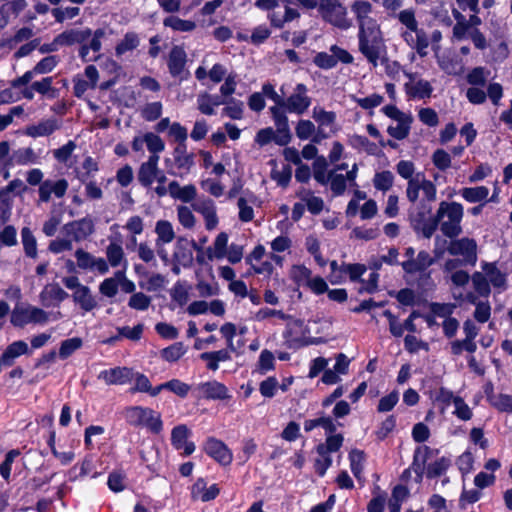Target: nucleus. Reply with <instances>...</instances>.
Wrapping results in <instances>:
<instances>
[{"mask_svg": "<svg viewBox=\"0 0 512 512\" xmlns=\"http://www.w3.org/2000/svg\"><path fill=\"white\" fill-rule=\"evenodd\" d=\"M359 23V50L366 59L373 65L377 66L378 59L381 58L382 63H386L388 59L382 56L386 53L380 28L374 19L361 20Z\"/></svg>", "mask_w": 512, "mask_h": 512, "instance_id": "nucleus-1", "label": "nucleus"}, {"mask_svg": "<svg viewBox=\"0 0 512 512\" xmlns=\"http://www.w3.org/2000/svg\"><path fill=\"white\" fill-rule=\"evenodd\" d=\"M436 214L437 227L440 224V230L446 237L453 239L462 233L461 221L464 212L460 203L442 201Z\"/></svg>", "mask_w": 512, "mask_h": 512, "instance_id": "nucleus-2", "label": "nucleus"}, {"mask_svg": "<svg viewBox=\"0 0 512 512\" xmlns=\"http://www.w3.org/2000/svg\"><path fill=\"white\" fill-rule=\"evenodd\" d=\"M432 206L424 199L415 209L409 210V221L416 233H421L424 238L430 239L437 230V214L431 215Z\"/></svg>", "mask_w": 512, "mask_h": 512, "instance_id": "nucleus-3", "label": "nucleus"}, {"mask_svg": "<svg viewBox=\"0 0 512 512\" xmlns=\"http://www.w3.org/2000/svg\"><path fill=\"white\" fill-rule=\"evenodd\" d=\"M125 421L133 427H144L153 434L160 433V415L148 407L129 406L123 411Z\"/></svg>", "mask_w": 512, "mask_h": 512, "instance_id": "nucleus-4", "label": "nucleus"}, {"mask_svg": "<svg viewBox=\"0 0 512 512\" xmlns=\"http://www.w3.org/2000/svg\"><path fill=\"white\" fill-rule=\"evenodd\" d=\"M319 11L325 21L340 28L348 29L351 22L346 19V8L338 0H320Z\"/></svg>", "mask_w": 512, "mask_h": 512, "instance_id": "nucleus-5", "label": "nucleus"}, {"mask_svg": "<svg viewBox=\"0 0 512 512\" xmlns=\"http://www.w3.org/2000/svg\"><path fill=\"white\" fill-rule=\"evenodd\" d=\"M165 165L168 173L182 177L194 165V155L187 154L186 144H178L173 152V161L166 159Z\"/></svg>", "mask_w": 512, "mask_h": 512, "instance_id": "nucleus-6", "label": "nucleus"}, {"mask_svg": "<svg viewBox=\"0 0 512 512\" xmlns=\"http://www.w3.org/2000/svg\"><path fill=\"white\" fill-rule=\"evenodd\" d=\"M187 54L183 47L175 45L169 52L167 67L170 75L179 81L187 80L190 72L186 68Z\"/></svg>", "mask_w": 512, "mask_h": 512, "instance_id": "nucleus-7", "label": "nucleus"}, {"mask_svg": "<svg viewBox=\"0 0 512 512\" xmlns=\"http://www.w3.org/2000/svg\"><path fill=\"white\" fill-rule=\"evenodd\" d=\"M447 251L452 256L461 255L466 264L474 266L477 261V243L474 239L464 237L461 239H452Z\"/></svg>", "mask_w": 512, "mask_h": 512, "instance_id": "nucleus-8", "label": "nucleus"}, {"mask_svg": "<svg viewBox=\"0 0 512 512\" xmlns=\"http://www.w3.org/2000/svg\"><path fill=\"white\" fill-rule=\"evenodd\" d=\"M63 230L67 236H72L76 242L85 240L95 231V225L90 216L66 223Z\"/></svg>", "mask_w": 512, "mask_h": 512, "instance_id": "nucleus-9", "label": "nucleus"}, {"mask_svg": "<svg viewBox=\"0 0 512 512\" xmlns=\"http://www.w3.org/2000/svg\"><path fill=\"white\" fill-rule=\"evenodd\" d=\"M307 88L304 84L300 83L296 86L295 92L284 99V109L289 112L303 114L311 104L310 97L306 96Z\"/></svg>", "mask_w": 512, "mask_h": 512, "instance_id": "nucleus-10", "label": "nucleus"}, {"mask_svg": "<svg viewBox=\"0 0 512 512\" xmlns=\"http://www.w3.org/2000/svg\"><path fill=\"white\" fill-rule=\"evenodd\" d=\"M204 451L219 464L226 466L232 462V453L228 447L214 437H209L204 444Z\"/></svg>", "mask_w": 512, "mask_h": 512, "instance_id": "nucleus-11", "label": "nucleus"}, {"mask_svg": "<svg viewBox=\"0 0 512 512\" xmlns=\"http://www.w3.org/2000/svg\"><path fill=\"white\" fill-rule=\"evenodd\" d=\"M133 378V369L128 367L105 369L98 374V379L103 380L107 385H124L130 383Z\"/></svg>", "mask_w": 512, "mask_h": 512, "instance_id": "nucleus-12", "label": "nucleus"}, {"mask_svg": "<svg viewBox=\"0 0 512 512\" xmlns=\"http://www.w3.org/2000/svg\"><path fill=\"white\" fill-rule=\"evenodd\" d=\"M190 246L197 252H201V246H198L194 240L189 241L182 237L177 240L173 259L183 267H191L193 264V253Z\"/></svg>", "mask_w": 512, "mask_h": 512, "instance_id": "nucleus-13", "label": "nucleus"}, {"mask_svg": "<svg viewBox=\"0 0 512 512\" xmlns=\"http://www.w3.org/2000/svg\"><path fill=\"white\" fill-rule=\"evenodd\" d=\"M68 297L69 294L58 284L48 285L40 293V301L44 307H58Z\"/></svg>", "mask_w": 512, "mask_h": 512, "instance_id": "nucleus-14", "label": "nucleus"}, {"mask_svg": "<svg viewBox=\"0 0 512 512\" xmlns=\"http://www.w3.org/2000/svg\"><path fill=\"white\" fill-rule=\"evenodd\" d=\"M435 262V258H432L427 251L422 250L418 253L415 260L404 261L401 263V266L407 274H414L416 272H425Z\"/></svg>", "mask_w": 512, "mask_h": 512, "instance_id": "nucleus-15", "label": "nucleus"}, {"mask_svg": "<svg viewBox=\"0 0 512 512\" xmlns=\"http://www.w3.org/2000/svg\"><path fill=\"white\" fill-rule=\"evenodd\" d=\"M91 35L92 30L90 28H85L83 30L68 29L58 34L56 36V41L60 42L63 46H72L76 43L82 44L86 42Z\"/></svg>", "mask_w": 512, "mask_h": 512, "instance_id": "nucleus-16", "label": "nucleus"}, {"mask_svg": "<svg viewBox=\"0 0 512 512\" xmlns=\"http://www.w3.org/2000/svg\"><path fill=\"white\" fill-rule=\"evenodd\" d=\"M430 452L431 449L428 446L417 447L414 452L413 463L410 469H412L415 472V481L417 483H420L422 481L423 474L425 472V464L428 459V454Z\"/></svg>", "mask_w": 512, "mask_h": 512, "instance_id": "nucleus-17", "label": "nucleus"}, {"mask_svg": "<svg viewBox=\"0 0 512 512\" xmlns=\"http://www.w3.org/2000/svg\"><path fill=\"white\" fill-rule=\"evenodd\" d=\"M199 389L207 399L224 400L230 398L226 386L217 381H209L199 385Z\"/></svg>", "mask_w": 512, "mask_h": 512, "instance_id": "nucleus-18", "label": "nucleus"}, {"mask_svg": "<svg viewBox=\"0 0 512 512\" xmlns=\"http://www.w3.org/2000/svg\"><path fill=\"white\" fill-rule=\"evenodd\" d=\"M57 129V121L55 119H47L39 122L37 125L27 126L25 129V134L33 138L49 136L53 134Z\"/></svg>", "mask_w": 512, "mask_h": 512, "instance_id": "nucleus-19", "label": "nucleus"}, {"mask_svg": "<svg viewBox=\"0 0 512 512\" xmlns=\"http://www.w3.org/2000/svg\"><path fill=\"white\" fill-rule=\"evenodd\" d=\"M73 301L86 312L93 310L97 303L94 297L91 294L90 288L88 286H81L72 294Z\"/></svg>", "mask_w": 512, "mask_h": 512, "instance_id": "nucleus-20", "label": "nucleus"}, {"mask_svg": "<svg viewBox=\"0 0 512 512\" xmlns=\"http://www.w3.org/2000/svg\"><path fill=\"white\" fill-rule=\"evenodd\" d=\"M482 270L489 277V284L491 283L496 288L506 287V274L497 268L496 263L483 262Z\"/></svg>", "mask_w": 512, "mask_h": 512, "instance_id": "nucleus-21", "label": "nucleus"}, {"mask_svg": "<svg viewBox=\"0 0 512 512\" xmlns=\"http://www.w3.org/2000/svg\"><path fill=\"white\" fill-rule=\"evenodd\" d=\"M130 393L145 392L151 396L160 394V385L152 386L148 377L144 374L137 373L135 378V385L130 388Z\"/></svg>", "mask_w": 512, "mask_h": 512, "instance_id": "nucleus-22", "label": "nucleus"}, {"mask_svg": "<svg viewBox=\"0 0 512 512\" xmlns=\"http://www.w3.org/2000/svg\"><path fill=\"white\" fill-rule=\"evenodd\" d=\"M140 40L135 32H127L123 39L115 47V55L122 56L126 52L133 51L139 46Z\"/></svg>", "mask_w": 512, "mask_h": 512, "instance_id": "nucleus-23", "label": "nucleus"}, {"mask_svg": "<svg viewBox=\"0 0 512 512\" xmlns=\"http://www.w3.org/2000/svg\"><path fill=\"white\" fill-rule=\"evenodd\" d=\"M26 7V0L7 1L0 7V15L3 19L9 20L11 16L17 17Z\"/></svg>", "mask_w": 512, "mask_h": 512, "instance_id": "nucleus-24", "label": "nucleus"}, {"mask_svg": "<svg viewBox=\"0 0 512 512\" xmlns=\"http://www.w3.org/2000/svg\"><path fill=\"white\" fill-rule=\"evenodd\" d=\"M118 335L107 339V343L112 344L120 337L127 338L132 341H137L141 338L143 333V326L141 324L135 325L134 327L123 326L117 328Z\"/></svg>", "mask_w": 512, "mask_h": 512, "instance_id": "nucleus-25", "label": "nucleus"}, {"mask_svg": "<svg viewBox=\"0 0 512 512\" xmlns=\"http://www.w3.org/2000/svg\"><path fill=\"white\" fill-rule=\"evenodd\" d=\"M462 197L471 203L485 200L489 194V189L485 186L466 187L460 190Z\"/></svg>", "mask_w": 512, "mask_h": 512, "instance_id": "nucleus-26", "label": "nucleus"}, {"mask_svg": "<svg viewBox=\"0 0 512 512\" xmlns=\"http://www.w3.org/2000/svg\"><path fill=\"white\" fill-rule=\"evenodd\" d=\"M21 237L25 255L30 258H36L37 241L31 229L28 227H23L21 230Z\"/></svg>", "mask_w": 512, "mask_h": 512, "instance_id": "nucleus-27", "label": "nucleus"}, {"mask_svg": "<svg viewBox=\"0 0 512 512\" xmlns=\"http://www.w3.org/2000/svg\"><path fill=\"white\" fill-rule=\"evenodd\" d=\"M412 122L413 117L409 114V117L398 120L399 124L397 127L389 126L387 132L391 137L397 140H403L408 137L410 133V125Z\"/></svg>", "mask_w": 512, "mask_h": 512, "instance_id": "nucleus-28", "label": "nucleus"}, {"mask_svg": "<svg viewBox=\"0 0 512 512\" xmlns=\"http://www.w3.org/2000/svg\"><path fill=\"white\" fill-rule=\"evenodd\" d=\"M82 345L83 341L80 337H73L63 340L59 348V358L62 360L69 358L75 351L80 349Z\"/></svg>", "mask_w": 512, "mask_h": 512, "instance_id": "nucleus-29", "label": "nucleus"}, {"mask_svg": "<svg viewBox=\"0 0 512 512\" xmlns=\"http://www.w3.org/2000/svg\"><path fill=\"white\" fill-rule=\"evenodd\" d=\"M53 77H44L40 81H35L32 83V89L35 92L47 96L48 98H55L58 94V89L52 87Z\"/></svg>", "mask_w": 512, "mask_h": 512, "instance_id": "nucleus-30", "label": "nucleus"}, {"mask_svg": "<svg viewBox=\"0 0 512 512\" xmlns=\"http://www.w3.org/2000/svg\"><path fill=\"white\" fill-rule=\"evenodd\" d=\"M166 27H170L175 31L191 32L196 28V23L190 20H183L177 16H169L163 20Z\"/></svg>", "mask_w": 512, "mask_h": 512, "instance_id": "nucleus-31", "label": "nucleus"}, {"mask_svg": "<svg viewBox=\"0 0 512 512\" xmlns=\"http://www.w3.org/2000/svg\"><path fill=\"white\" fill-rule=\"evenodd\" d=\"M473 287L477 294L481 297L487 298L491 293L489 281L481 272H474L471 276Z\"/></svg>", "mask_w": 512, "mask_h": 512, "instance_id": "nucleus-32", "label": "nucleus"}, {"mask_svg": "<svg viewBox=\"0 0 512 512\" xmlns=\"http://www.w3.org/2000/svg\"><path fill=\"white\" fill-rule=\"evenodd\" d=\"M316 427H323L329 434H332L336 431V425L333 423L330 417L309 419L304 422V429L307 432L313 430Z\"/></svg>", "mask_w": 512, "mask_h": 512, "instance_id": "nucleus-33", "label": "nucleus"}, {"mask_svg": "<svg viewBox=\"0 0 512 512\" xmlns=\"http://www.w3.org/2000/svg\"><path fill=\"white\" fill-rule=\"evenodd\" d=\"M327 167L328 162L324 156L317 157L313 162L314 178L321 185H327L329 182V174L325 175Z\"/></svg>", "mask_w": 512, "mask_h": 512, "instance_id": "nucleus-34", "label": "nucleus"}, {"mask_svg": "<svg viewBox=\"0 0 512 512\" xmlns=\"http://www.w3.org/2000/svg\"><path fill=\"white\" fill-rule=\"evenodd\" d=\"M190 433V430L184 424L174 427L171 433V442L174 448L177 450L182 449Z\"/></svg>", "mask_w": 512, "mask_h": 512, "instance_id": "nucleus-35", "label": "nucleus"}, {"mask_svg": "<svg viewBox=\"0 0 512 512\" xmlns=\"http://www.w3.org/2000/svg\"><path fill=\"white\" fill-rule=\"evenodd\" d=\"M19 455V449H12L5 454L4 460L0 464V475L5 481L10 480L12 464Z\"/></svg>", "mask_w": 512, "mask_h": 512, "instance_id": "nucleus-36", "label": "nucleus"}, {"mask_svg": "<svg viewBox=\"0 0 512 512\" xmlns=\"http://www.w3.org/2000/svg\"><path fill=\"white\" fill-rule=\"evenodd\" d=\"M394 182V176L391 171L386 170L375 174L373 179L374 187L380 191H388Z\"/></svg>", "mask_w": 512, "mask_h": 512, "instance_id": "nucleus-37", "label": "nucleus"}, {"mask_svg": "<svg viewBox=\"0 0 512 512\" xmlns=\"http://www.w3.org/2000/svg\"><path fill=\"white\" fill-rule=\"evenodd\" d=\"M162 390H167L180 398H185L190 391V386L179 379H172L162 383Z\"/></svg>", "mask_w": 512, "mask_h": 512, "instance_id": "nucleus-38", "label": "nucleus"}, {"mask_svg": "<svg viewBox=\"0 0 512 512\" xmlns=\"http://www.w3.org/2000/svg\"><path fill=\"white\" fill-rule=\"evenodd\" d=\"M157 173L158 169H154L142 163L139 168L137 178L143 187L149 188L156 179Z\"/></svg>", "mask_w": 512, "mask_h": 512, "instance_id": "nucleus-39", "label": "nucleus"}, {"mask_svg": "<svg viewBox=\"0 0 512 512\" xmlns=\"http://www.w3.org/2000/svg\"><path fill=\"white\" fill-rule=\"evenodd\" d=\"M13 157L18 165L34 164L38 160L37 155L31 147L16 150Z\"/></svg>", "mask_w": 512, "mask_h": 512, "instance_id": "nucleus-40", "label": "nucleus"}, {"mask_svg": "<svg viewBox=\"0 0 512 512\" xmlns=\"http://www.w3.org/2000/svg\"><path fill=\"white\" fill-rule=\"evenodd\" d=\"M450 464V460L445 457H441L435 462L430 463L426 471L427 477L432 479L441 476L443 473L446 472Z\"/></svg>", "mask_w": 512, "mask_h": 512, "instance_id": "nucleus-41", "label": "nucleus"}, {"mask_svg": "<svg viewBox=\"0 0 512 512\" xmlns=\"http://www.w3.org/2000/svg\"><path fill=\"white\" fill-rule=\"evenodd\" d=\"M59 61V57L56 55L46 56L33 67V72H36L37 75L50 73L58 65Z\"/></svg>", "mask_w": 512, "mask_h": 512, "instance_id": "nucleus-42", "label": "nucleus"}, {"mask_svg": "<svg viewBox=\"0 0 512 512\" xmlns=\"http://www.w3.org/2000/svg\"><path fill=\"white\" fill-rule=\"evenodd\" d=\"M350 466L353 475L359 479L360 474L363 470V461L365 459V454L363 451L354 449L349 453Z\"/></svg>", "mask_w": 512, "mask_h": 512, "instance_id": "nucleus-43", "label": "nucleus"}, {"mask_svg": "<svg viewBox=\"0 0 512 512\" xmlns=\"http://www.w3.org/2000/svg\"><path fill=\"white\" fill-rule=\"evenodd\" d=\"M82 168L84 172L79 173L77 177L82 183H85L89 178L93 177L94 172L99 170V165L93 157L87 156L82 163Z\"/></svg>", "mask_w": 512, "mask_h": 512, "instance_id": "nucleus-44", "label": "nucleus"}, {"mask_svg": "<svg viewBox=\"0 0 512 512\" xmlns=\"http://www.w3.org/2000/svg\"><path fill=\"white\" fill-rule=\"evenodd\" d=\"M10 322L14 327L23 328L29 324V307H15L11 313Z\"/></svg>", "mask_w": 512, "mask_h": 512, "instance_id": "nucleus-45", "label": "nucleus"}, {"mask_svg": "<svg viewBox=\"0 0 512 512\" xmlns=\"http://www.w3.org/2000/svg\"><path fill=\"white\" fill-rule=\"evenodd\" d=\"M330 188L334 195L340 196L346 190V179L343 174H336L335 170L329 172Z\"/></svg>", "mask_w": 512, "mask_h": 512, "instance_id": "nucleus-46", "label": "nucleus"}, {"mask_svg": "<svg viewBox=\"0 0 512 512\" xmlns=\"http://www.w3.org/2000/svg\"><path fill=\"white\" fill-rule=\"evenodd\" d=\"M75 149L76 143L73 140H69L65 145L55 149L53 151V156L58 162L66 164Z\"/></svg>", "mask_w": 512, "mask_h": 512, "instance_id": "nucleus-47", "label": "nucleus"}, {"mask_svg": "<svg viewBox=\"0 0 512 512\" xmlns=\"http://www.w3.org/2000/svg\"><path fill=\"white\" fill-rule=\"evenodd\" d=\"M186 349L182 342H176L169 347L162 349V357L169 362L177 361L184 353Z\"/></svg>", "mask_w": 512, "mask_h": 512, "instance_id": "nucleus-48", "label": "nucleus"}, {"mask_svg": "<svg viewBox=\"0 0 512 512\" xmlns=\"http://www.w3.org/2000/svg\"><path fill=\"white\" fill-rule=\"evenodd\" d=\"M17 230L13 225H5L0 231V244L7 247L17 245Z\"/></svg>", "mask_w": 512, "mask_h": 512, "instance_id": "nucleus-49", "label": "nucleus"}, {"mask_svg": "<svg viewBox=\"0 0 512 512\" xmlns=\"http://www.w3.org/2000/svg\"><path fill=\"white\" fill-rule=\"evenodd\" d=\"M433 91V88L431 84L426 80H418L411 91H408V94L412 97H418V98H429L431 96V93Z\"/></svg>", "mask_w": 512, "mask_h": 512, "instance_id": "nucleus-50", "label": "nucleus"}, {"mask_svg": "<svg viewBox=\"0 0 512 512\" xmlns=\"http://www.w3.org/2000/svg\"><path fill=\"white\" fill-rule=\"evenodd\" d=\"M107 259L112 267H117L120 265L124 252L122 247L116 243H110L106 250Z\"/></svg>", "mask_w": 512, "mask_h": 512, "instance_id": "nucleus-51", "label": "nucleus"}, {"mask_svg": "<svg viewBox=\"0 0 512 512\" xmlns=\"http://www.w3.org/2000/svg\"><path fill=\"white\" fill-rule=\"evenodd\" d=\"M340 271L344 273H348L350 280L353 282L359 281L364 283V280L361 279V275L366 271V267L363 264H343L340 267Z\"/></svg>", "mask_w": 512, "mask_h": 512, "instance_id": "nucleus-52", "label": "nucleus"}, {"mask_svg": "<svg viewBox=\"0 0 512 512\" xmlns=\"http://www.w3.org/2000/svg\"><path fill=\"white\" fill-rule=\"evenodd\" d=\"M309 332L307 326H304V322L301 319L292 320L287 324L286 331L284 333L285 338H292L294 335L300 334L305 336Z\"/></svg>", "mask_w": 512, "mask_h": 512, "instance_id": "nucleus-53", "label": "nucleus"}, {"mask_svg": "<svg viewBox=\"0 0 512 512\" xmlns=\"http://www.w3.org/2000/svg\"><path fill=\"white\" fill-rule=\"evenodd\" d=\"M274 355L271 351L265 349L261 352L259 361H258V368L260 374H265L268 371H271L274 369Z\"/></svg>", "mask_w": 512, "mask_h": 512, "instance_id": "nucleus-54", "label": "nucleus"}, {"mask_svg": "<svg viewBox=\"0 0 512 512\" xmlns=\"http://www.w3.org/2000/svg\"><path fill=\"white\" fill-rule=\"evenodd\" d=\"M313 62L321 69H331L337 65V58L326 52H319L315 55Z\"/></svg>", "mask_w": 512, "mask_h": 512, "instance_id": "nucleus-55", "label": "nucleus"}, {"mask_svg": "<svg viewBox=\"0 0 512 512\" xmlns=\"http://www.w3.org/2000/svg\"><path fill=\"white\" fill-rule=\"evenodd\" d=\"M433 164L441 171H445L451 166V157L443 149H437L432 155Z\"/></svg>", "mask_w": 512, "mask_h": 512, "instance_id": "nucleus-56", "label": "nucleus"}, {"mask_svg": "<svg viewBox=\"0 0 512 512\" xmlns=\"http://www.w3.org/2000/svg\"><path fill=\"white\" fill-rule=\"evenodd\" d=\"M124 479L121 472L113 471L108 476L107 485L111 491L119 493L125 489Z\"/></svg>", "mask_w": 512, "mask_h": 512, "instance_id": "nucleus-57", "label": "nucleus"}, {"mask_svg": "<svg viewBox=\"0 0 512 512\" xmlns=\"http://www.w3.org/2000/svg\"><path fill=\"white\" fill-rule=\"evenodd\" d=\"M399 400V394L396 390L379 400L377 410L378 412H388L394 408Z\"/></svg>", "mask_w": 512, "mask_h": 512, "instance_id": "nucleus-58", "label": "nucleus"}, {"mask_svg": "<svg viewBox=\"0 0 512 512\" xmlns=\"http://www.w3.org/2000/svg\"><path fill=\"white\" fill-rule=\"evenodd\" d=\"M416 34V43L414 48L416 49L417 53L424 57L427 55V48L429 46V39L426 34V32L423 29L416 28V31H414Z\"/></svg>", "mask_w": 512, "mask_h": 512, "instance_id": "nucleus-59", "label": "nucleus"}, {"mask_svg": "<svg viewBox=\"0 0 512 512\" xmlns=\"http://www.w3.org/2000/svg\"><path fill=\"white\" fill-rule=\"evenodd\" d=\"M315 133V125L310 120H300L296 126V135L301 140H306Z\"/></svg>", "mask_w": 512, "mask_h": 512, "instance_id": "nucleus-60", "label": "nucleus"}, {"mask_svg": "<svg viewBox=\"0 0 512 512\" xmlns=\"http://www.w3.org/2000/svg\"><path fill=\"white\" fill-rule=\"evenodd\" d=\"M224 113L231 119H241L243 114V103L234 98L228 99L227 106L224 108Z\"/></svg>", "mask_w": 512, "mask_h": 512, "instance_id": "nucleus-61", "label": "nucleus"}, {"mask_svg": "<svg viewBox=\"0 0 512 512\" xmlns=\"http://www.w3.org/2000/svg\"><path fill=\"white\" fill-rule=\"evenodd\" d=\"M418 117L420 121L429 126L435 127L439 123V118L436 111L432 108H422L419 110Z\"/></svg>", "mask_w": 512, "mask_h": 512, "instance_id": "nucleus-62", "label": "nucleus"}, {"mask_svg": "<svg viewBox=\"0 0 512 512\" xmlns=\"http://www.w3.org/2000/svg\"><path fill=\"white\" fill-rule=\"evenodd\" d=\"M118 287V280L115 278H106L101 282L99 291L102 295L112 298L117 294Z\"/></svg>", "mask_w": 512, "mask_h": 512, "instance_id": "nucleus-63", "label": "nucleus"}, {"mask_svg": "<svg viewBox=\"0 0 512 512\" xmlns=\"http://www.w3.org/2000/svg\"><path fill=\"white\" fill-rule=\"evenodd\" d=\"M492 404L501 412L512 413V395L501 393Z\"/></svg>", "mask_w": 512, "mask_h": 512, "instance_id": "nucleus-64", "label": "nucleus"}]
</instances>
